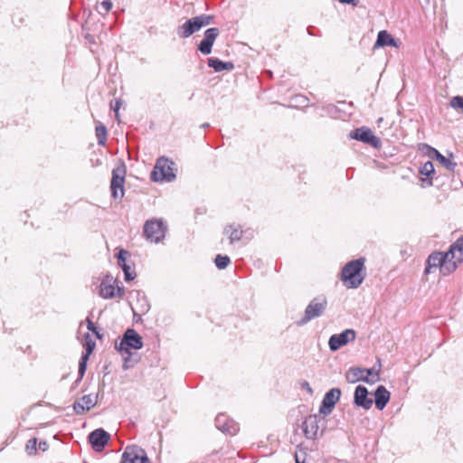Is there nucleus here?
<instances>
[{"instance_id":"obj_38","label":"nucleus","mask_w":463,"mask_h":463,"mask_svg":"<svg viewBox=\"0 0 463 463\" xmlns=\"http://www.w3.org/2000/svg\"><path fill=\"white\" fill-rule=\"evenodd\" d=\"M88 329H89L90 331H92L93 333H95V334H96V335H97L99 338H100V337H101V336H100V335L99 334V332L97 331V328H96L95 325H94V324H93V322H92L91 320H90V319H88Z\"/></svg>"},{"instance_id":"obj_5","label":"nucleus","mask_w":463,"mask_h":463,"mask_svg":"<svg viewBox=\"0 0 463 463\" xmlns=\"http://www.w3.org/2000/svg\"><path fill=\"white\" fill-rule=\"evenodd\" d=\"M327 307V299L325 296L314 298L305 309L303 317L297 322L301 326L307 324L312 319L321 317Z\"/></svg>"},{"instance_id":"obj_30","label":"nucleus","mask_w":463,"mask_h":463,"mask_svg":"<svg viewBox=\"0 0 463 463\" xmlns=\"http://www.w3.org/2000/svg\"><path fill=\"white\" fill-rule=\"evenodd\" d=\"M214 263L219 269H223L231 263V260L227 255L218 254L215 257Z\"/></svg>"},{"instance_id":"obj_6","label":"nucleus","mask_w":463,"mask_h":463,"mask_svg":"<svg viewBox=\"0 0 463 463\" xmlns=\"http://www.w3.org/2000/svg\"><path fill=\"white\" fill-rule=\"evenodd\" d=\"M175 163L167 158L157 159L154 170L151 173V179L154 182H171L175 178Z\"/></svg>"},{"instance_id":"obj_15","label":"nucleus","mask_w":463,"mask_h":463,"mask_svg":"<svg viewBox=\"0 0 463 463\" xmlns=\"http://www.w3.org/2000/svg\"><path fill=\"white\" fill-rule=\"evenodd\" d=\"M126 170L123 167H118L112 171L111 179V194L114 199H118L123 196V184L125 181Z\"/></svg>"},{"instance_id":"obj_27","label":"nucleus","mask_w":463,"mask_h":463,"mask_svg":"<svg viewBox=\"0 0 463 463\" xmlns=\"http://www.w3.org/2000/svg\"><path fill=\"white\" fill-rule=\"evenodd\" d=\"M135 295L137 300V308L139 309V312L141 314H146L150 309V305L148 300L146 299V297L144 292L136 290L131 293V297Z\"/></svg>"},{"instance_id":"obj_17","label":"nucleus","mask_w":463,"mask_h":463,"mask_svg":"<svg viewBox=\"0 0 463 463\" xmlns=\"http://www.w3.org/2000/svg\"><path fill=\"white\" fill-rule=\"evenodd\" d=\"M369 392L364 385L356 386L354 393V403L364 410L372 408L373 401L368 397Z\"/></svg>"},{"instance_id":"obj_3","label":"nucleus","mask_w":463,"mask_h":463,"mask_svg":"<svg viewBox=\"0 0 463 463\" xmlns=\"http://www.w3.org/2000/svg\"><path fill=\"white\" fill-rule=\"evenodd\" d=\"M380 379V369L375 367L363 369L358 366L350 367L345 373V380L350 383L365 382L368 384H374Z\"/></svg>"},{"instance_id":"obj_2","label":"nucleus","mask_w":463,"mask_h":463,"mask_svg":"<svg viewBox=\"0 0 463 463\" xmlns=\"http://www.w3.org/2000/svg\"><path fill=\"white\" fill-rule=\"evenodd\" d=\"M115 347L123 356L125 354L128 355L125 357V363H127L129 356L131 355L130 349L139 350L143 347L142 337L138 333H137L135 329L128 328L125 331L119 344L118 345L116 343Z\"/></svg>"},{"instance_id":"obj_12","label":"nucleus","mask_w":463,"mask_h":463,"mask_svg":"<svg viewBox=\"0 0 463 463\" xmlns=\"http://www.w3.org/2000/svg\"><path fill=\"white\" fill-rule=\"evenodd\" d=\"M123 463H150L146 451L136 445L128 446L122 455Z\"/></svg>"},{"instance_id":"obj_11","label":"nucleus","mask_w":463,"mask_h":463,"mask_svg":"<svg viewBox=\"0 0 463 463\" xmlns=\"http://www.w3.org/2000/svg\"><path fill=\"white\" fill-rule=\"evenodd\" d=\"M356 333L354 329H345L340 334H334L328 340V345L331 351L335 352L349 342L355 339Z\"/></svg>"},{"instance_id":"obj_22","label":"nucleus","mask_w":463,"mask_h":463,"mask_svg":"<svg viewBox=\"0 0 463 463\" xmlns=\"http://www.w3.org/2000/svg\"><path fill=\"white\" fill-rule=\"evenodd\" d=\"M128 256V251L121 249L118 255V264L122 269L124 272V277L126 281L133 280L136 278V272L132 270L130 265L127 263V257Z\"/></svg>"},{"instance_id":"obj_8","label":"nucleus","mask_w":463,"mask_h":463,"mask_svg":"<svg viewBox=\"0 0 463 463\" xmlns=\"http://www.w3.org/2000/svg\"><path fill=\"white\" fill-rule=\"evenodd\" d=\"M446 253L450 262L444 267L443 270L447 273H453L463 263V235L449 246Z\"/></svg>"},{"instance_id":"obj_46","label":"nucleus","mask_w":463,"mask_h":463,"mask_svg":"<svg viewBox=\"0 0 463 463\" xmlns=\"http://www.w3.org/2000/svg\"><path fill=\"white\" fill-rule=\"evenodd\" d=\"M203 128H208L209 127V124L208 123H205L202 126Z\"/></svg>"},{"instance_id":"obj_45","label":"nucleus","mask_w":463,"mask_h":463,"mask_svg":"<svg viewBox=\"0 0 463 463\" xmlns=\"http://www.w3.org/2000/svg\"><path fill=\"white\" fill-rule=\"evenodd\" d=\"M383 118H379L378 120H377L378 126H380V124L383 123Z\"/></svg>"},{"instance_id":"obj_10","label":"nucleus","mask_w":463,"mask_h":463,"mask_svg":"<svg viewBox=\"0 0 463 463\" xmlns=\"http://www.w3.org/2000/svg\"><path fill=\"white\" fill-rule=\"evenodd\" d=\"M349 137L352 139L364 142L373 147H379L381 145L380 138L374 136L372 130L366 127H362L352 130L349 133Z\"/></svg>"},{"instance_id":"obj_26","label":"nucleus","mask_w":463,"mask_h":463,"mask_svg":"<svg viewBox=\"0 0 463 463\" xmlns=\"http://www.w3.org/2000/svg\"><path fill=\"white\" fill-rule=\"evenodd\" d=\"M99 295L103 298H112L116 296L115 287L111 284V279L109 280V277L100 283Z\"/></svg>"},{"instance_id":"obj_16","label":"nucleus","mask_w":463,"mask_h":463,"mask_svg":"<svg viewBox=\"0 0 463 463\" xmlns=\"http://www.w3.org/2000/svg\"><path fill=\"white\" fill-rule=\"evenodd\" d=\"M219 35V29L212 27L204 32V37L198 45V50L203 54H210L212 52L213 45Z\"/></svg>"},{"instance_id":"obj_39","label":"nucleus","mask_w":463,"mask_h":463,"mask_svg":"<svg viewBox=\"0 0 463 463\" xmlns=\"http://www.w3.org/2000/svg\"><path fill=\"white\" fill-rule=\"evenodd\" d=\"M301 387L305 390H307L310 394L313 393V390L310 387L309 383L307 381H304L301 383Z\"/></svg>"},{"instance_id":"obj_14","label":"nucleus","mask_w":463,"mask_h":463,"mask_svg":"<svg viewBox=\"0 0 463 463\" xmlns=\"http://www.w3.org/2000/svg\"><path fill=\"white\" fill-rule=\"evenodd\" d=\"M109 439V433L101 428L94 430L88 436L89 442L96 452H101Z\"/></svg>"},{"instance_id":"obj_36","label":"nucleus","mask_w":463,"mask_h":463,"mask_svg":"<svg viewBox=\"0 0 463 463\" xmlns=\"http://www.w3.org/2000/svg\"><path fill=\"white\" fill-rule=\"evenodd\" d=\"M450 106L454 109H459L463 110V97L456 96L450 100Z\"/></svg>"},{"instance_id":"obj_33","label":"nucleus","mask_w":463,"mask_h":463,"mask_svg":"<svg viewBox=\"0 0 463 463\" xmlns=\"http://www.w3.org/2000/svg\"><path fill=\"white\" fill-rule=\"evenodd\" d=\"M88 354H82L79 363V380L84 376L87 368Z\"/></svg>"},{"instance_id":"obj_18","label":"nucleus","mask_w":463,"mask_h":463,"mask_svg":"<svg viewBox=\"0 0 463 463\" xmlns=\"http://www.w3.org/2000/svg\"><path fill=\"white\" fill-rule=\"evenodd\" d=\"M215 426L223 433H228L230 435H234L239 430V427L236 422L222 413L216 416Z\"/></svg>"},{"instance_id":"obj_29","label":"nucleus","mask_w":463,"mask_h":463,"mask_svg":"<svg viewBox=\"0 0 463 463\" xmlns=\"http://www.w3.org/2000/svg\"><path fill=\"white\" fill-rule=\"evenodd\" d=\"M96 137L98 138V144L99 146H104L105 143H106V138H107V128L106 127L101 124V123H99L97 126H96Z\"/></svg>"},{"instance_id":"obj_41","label":"nucleus","mask_w":463,"mask_h":463,"mask_svg":"<svg viewBox=\"0 0 463 463\" xmlns=\"http://www.w3.org/2000/svg\"><path fill=\"white\" fill-rule=\"evenodd\" d=\"M38 447L41 450L45 451L48 449V443L46 441H40Z\"/></svg>"},{"instance_id":"obj_25","label":"nucleus","mask_w":463,"mask_h":463,"mask_svg":"<svg viewBox=\"0 0 463 463\" xmlns=\"http://www.w3.org/2000/svg\"><path fill=\"white\" fill-rule=\"evenodd\" d=\"M223 234L228 236L231 244L239 241L243 234V231L240 227L227 225L223 229Z\"/></svg>"},{"instance_id":"obj_13","label":"nucleus","mask_w":463,"mask_h":463,"mask_svg":"<svg viewBox=\"0 0 463 463\" xmlns=\"http://www.w3.org/2000/svg\"><path fill=\"white\" fill-rule=\"evenodd\" d=\"M341 396V390L339 388H332L324 395L321 405L319 407V413L327 416L329 415L335 405L339 401Z\"/></svg>"},{"instance_id":"obj_34","label":"nucleus","mask_w":463,"mask_h":463,"mask_svg":"<svg viewBox=\"0 0 463 463\" xmlns=\"http://www.w3.org/2000/svg\"><path fill=\"white\" fill-rule=\"evenodd\" d=\"M420 173L426 176H430L434 174L433 164L430 161L424 163L420 168Z\"/></svg>"},{"instance_id":"obj_20","label":"nucleus","mask_w":463,"mask_h":463,"mask_svg":"<svg viewBox=\"0 0 463 463\" xmlns=\"http://www.w3.org/2000/svg\"><path fill=\"white\" fill-rule=\"evenodd\" d=\"M421 146L426 150V153L430 157L437 159L448 170H454L457 164L453 162L450 158L444 156L437 149L431 147L427 144H422Z\"/></svg>"},{"instance_id":"obj_7","label":"nucleus","mask_w":463,"mask_h":463,"mask_svg":"<svg viewBox=\"0 0 463 463\" xmlns=\"http://www.w3.org/2000/svg\"><path fill=\"white\" fill-rule=\"evenodd\" d=\"M166 225L162 219H151L144 224V235L151 242L158 243L165 236Z\"/></svg>"},{"instance_id":"obj_28","label":"nucleus","mask_w":463,"mask_h":463,"mask_svg":"<svg viewBox=\"0 0 463 463\" xmlns=\"http://www.w3.org/2000/svg\"><path fill=\"white\" fill-rule=\"evenodd\" d=\"M208 66L213 68L217 72L222 71H232L234 68L233 63L224 62L216 58L208 59Z\"/></svg>"},{"instance_id":"obj_4","label":"nucleus","mask_w":463,"mask_h":463,"mask_svg":"<svg viewBox=\"0 0 463 463\" xmlns=\"http://www.w3.org/2000/svg\"><path fill=\"white\" fill-rule=\"evenodd\" d=\"M212 21V15L201 14L187 20L177 28L176 33L180 38L185 39L200 31L203 27L211 24Z\"/></svg>"},{"instance_id":"obj_32","label":"nucleus","mask_w":463,"mask_h":463,"mask_svg":"<svg viewBox=\"0 0 463 463\" xmlns=\"http://www.w3.org/2000/svg\"><path fill=\"white\" fill-rule=\"evenodd\" d=\"M37 450V439H30L25 445V451L28 455L32 456L36 453Z\"/></svg>"},{"instance_id":"obj_44","label":"nucleus","mask_w":463,"mask_h":463,"mask_svg":"<svg viewBox=\"0 0 463 463\" xmlns=\"http://www.w3.org/2000/svg\"><path fill=\"white\" fill-rule=\"evenodd\" d=\"M124 293V288L118 287V296L121 297Z\"/></svg>"},{"instance_id":"obj_1","label":"nucleus","mask_w":463,"mask_h":463,"mask_svg":"<svg viewBox=\"0 0 463 463\" xmlns=\"http://www.w3.org/2000/svg\"><path fill=\"white\" fill-rule=\"evenodd\" d=\"M365 259L361 257L347 262L341 271V280L349 288H357L365 278Z\"/></svg>"},{"instance_id":"obj_40","label":"nucleus","mask_w":463,"mask_h":463,"mask_svg":"<svg viewBox=\"0 0 463 463\" xmlns=\"http://www.w3.org/2000/svg\"><path fill=\"white\" fill-rule=\"evenodd\" d=\"M299 104L303 105V106H306L307 102V99L306 97H303V96H297L295 98Z\"/></svg>"},{"instance_id":"obj_19","label":"nucleus","mask_w":463,"mask_h":463,"mask_svg":"<svg viewBox=\"0 0 463 463\" xmlns=\"http://www.w3.org/2000/svg\"><path fill=\"white\" fill-rule=\"evenodd\" d=\"M318 417L316 414L307 416L302 422L301 428L307 439H315L318 432Z\"/></svg>"},{"instance_id":"obj_37","label":"nucleus","mask_w":463,"mask_h":463,"mask_svg":"<svg viewBox=\"0 0 463 463\" xmlns=\"http://www.w3.org/2000/svg\"><path fill=\"white\" fill-rule=\"evenodd\" d=\"M121 105H122V102H121V100H120V99H116V100H115V104H114V105H111V108H112V109L114 110V112H115V116H116V118H117L118 119V117H119L118 110H119V109H120Z\"/></svg>"},{"instance_id":"obj_31","label":"nucleus","mask_w":463,"mask_h":463,"mask_svg":"<svg viewBox=\"0 0 463 463\" xmlns=\"http://www.w3.org/2000/svg\"><path fill=\"white\" fill-rule=\"evenodd\" d=\"M112 8V3L110 0H103L97 5V11L99 14L105 15Z\"/></svg>"},{"instance_id":"obj_43","label":"nucleus","mask_w":463,"mask_h":463,"mask_svg":"<svg viewBox=\"0 0 463 463\" xmlns=\"http://www.w3.org/2000/svg\"><path fill=\"white\" fill-rule=\"evenodd\" d=\"M295 460H296V463H306L304 458L300 459V457L298 454L295 455Z\"/></svg>"},{"instance_id":"obj_35","label":"nucleus","mask_w":463,"mask_h":463,"mask_svg":"<svg viewBox=\"0 0 463 463\" xmlns=\"http://www.w3.org/2000/svg\"><path fill=\"white\" fill-rule=\"evenodd\" d=\"M85 338H86V343H85L86 353L84 354H88V357H89L95 347V342H93L90 339L89 333L86 334Z\"/></svg>"},{"instance_id":"obj_21","label":"nucleus","mask_w":463,"mask_h":463,"mask_svg":"<svg viewBox=\"0 0 463 463\" xmlns=\"http://www.w3.org/2000/svg\"><path fill=\"white\" fill-rule=\"evenodd\" d=\"M98 402V395L87 394L81 397L80 401H77L73 404V409L77 414H80L85 411H90L93 408Z\"/></svg>"},{"instance_id":"obj_24","label":"nucleus","mask_w":463,"mask_h":463,"mask_svg":"<svg viewBox=\"0 0 463 463\" xmlns=\"http://www.w3.org/2000/svg\"><path fill=\"white\" fill-rule=\"evenodd\" d=\"M384 46H392L398 48L399 44L397 40L394 39L392 34H390L387 31L383 30L378 33L374 48Z\"/></svg>"},{"instance_id":"obj_9","label":"nucleus","mask_w":463,"mask_h":463,"mask_svg":"<svg viewBox=\"0 0 463 463\" xmlns=\"http://www.w3.org/2000/svg\"><path fill=\"white\" fill-rule=\"evenodd\" d=\"M450 262L448 254L441 251H434L428 257L426 260L425 274L431 273L433 268H439V271L443 276H449L451 273H447L443 270L444 267Z\"/></svg>"},{"instance_id":"obj_42","label":"nucleus","mask_w":463,"mask_h":463,"mask_svg":"<svg viewBox=\"0 0 463 463\" xmlns=\"http://www.w3.org/2000/svg\"><path fill=\"white\" fill-rule=\"evenodd\" d=\"M338 1L343 3V4H349V5H357V1L356 0H338Z\"/></svg>"},{"instance_id":"obj_23","label":"nucleus","mask_w":463,"mask_h":463,"mask_svg":"<svg viewBox=\"0 0 463 463\" xmlns=\"http://www.w3.org/2000/svg\"><path fill=\"white\" fill-rule=\"evenodd\" d=\"M390 398V392L383 385H379L374 392L375 407L380 411L383 410L389 402Z\"/></svg>"}]
</instances>
